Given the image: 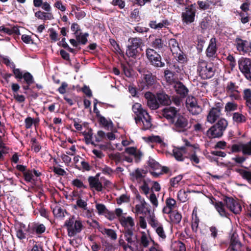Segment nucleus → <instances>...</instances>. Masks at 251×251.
Here are the masks:
<instances>
[{
  "instance_id": "54",
  "label": "nucleus",
  "mask_w": 251,
  "mask_h": 251,
  "mask_svg": "<svg viewBox=\"0 0 251 251\" xmlns=\"http://www.w3.org/2000/svg\"><path fill=\"white\" fill-rule=\"evenodd\" d=\"M99 118L100 124L103 126L107 127L112 126V122L110 120H108L101 115L99 117Z\"/></svg>"
},
{
  "instance_id": "64",
  "label": "nucleus",
  "mask_w": 251,
  "mask_h": 251,
  "mask_svg": "<svg viewBox=\"0 0 251 251\" xmlns=\"http://www.w3.org/2000/svg\"><path fill=\"white\" fill-rule=\"evenodd\" d=\"M76 203L78 207L81 208L82 209H86V207H87V203L86 201L82 200L80 198H79L77 200Z\"/></svg>"
},
{
  "instance_id": "34",
  "label": "nucleus",
  "mask_w": 251,
  "mask_h": 251,
  "mask_svg": "<svg viewBox=\"0 0 251 251\" xmlns=\"http://www.w3.org/2000/svg\"><path fill=\"white\" fill-rule=\"evenodd\" d=\"M109 158L114 161L116 165L123 162L122 153L120 152H113L108 154Z\"/></svg>"
},
{
  "instance_id": "3",
  "label": "nucleus",
  "mask_w": 251,
  "mask_h": 251,
  "mask_svg": "<svg viewBox=\"0 0 251 251\" xmlns=\"http://www.w3.org/2000/svg\"><path fill=\"white\" fill-rule=\"evenodd\" d=\"M65 225L67 227L68 235L69 237H73L82 230L83 225L82 221L77 220L75 221L73 218L66 220Z\"/></svg>"
},
{
  "instance_id": "20",
  "label": "nucleus",
  "mask_w": 251,
  "mask_h": 251,
  "mask_svg": "<svg viewBox=\"0 0 251 251\" xmlns=\"http://www.w3.org/2000/svg\"><path fill=\"white\" fill-rule=\"evenodd\" d=\"M166 206L163 209V212L165 214H170L172 210L176 207V201L173 198H168L166 199Z\"/></svg>"
},
{
  "instance_id": "4",
  "label": "nucleus",
  "mask_w": 251,
  "mask_h": 251,
  "mask_svg": "<svg viewBox=\"0 0 251 251\" xmlns=\"http://www.w3.org/2000/svg\"><path fill=\"white\" fill-rule=\"evenodd\" d=\"M172 123L174 124L173 129L177 132H184L189 128L188 120L183 115H178Z\"/></svg>"
},
{
  "instance_id": "60",
  "label": "nucleus",
  "mask_w": 251,
  "mask_h": 251,
  "mask_svg": "<svg viewBox=\"0 0 251 251\" xmlns=\"http://www.w3.org/2000/svg\"><path fill=\"white\" fill-rule=\"evenodd\" d=\"M72 184L73 186L76 187L77 188H86V186L83 184V182L77 178L74 179Z\"/></svg>"
},
{
  "instance_id": "46",
  "label": "nucleus",
  "mask_w": 251,
  "mask_h": 251,
  "mask_svg": "<svg viewBox=\"0 0 251 251\" xmlns=\"http://www.w3.org/2000/svg\"><path fill=\"white\" fill-rule=\"evenodd\" d=\"M151 239H149L145 232L142 233V236L141 237V244L144 248L148 247L150 243Z\"/></svg>"
},
{
  "instance_id": "52",
  "label": "nucleus",
  "mask_w": 251,
  "mask_h": 251,
  "mask_svg": "<svg viewBox=\"0 0 251 251\" xmlns=\"http://www.w3.org/2000/svg\"><path fill=\"white\" fill-rule=\"evenodd\" d=\"M144 78L148 86H151L154 83V76L151 73H148L145 75Z\"/></svg>"
},
{
  "instance_id": "44",
  "label": "nucleus",
  "mask_w": 251,
  "mask_h": 251,
  "mask_svg": "<svg viewBox=\"0 0 251 251\" xmlns=\"http://www.w3.org/2000/svg\"><path fill=\"white\" fill-rule=\"evenodd\" d=\"M148 223L154 229L161 225L153 215L150 216L148 219Z\"/></svg>"
},
{
  "instance_id": "36",
  "label": "nucleus",
  "mask_w": 251,
  "mask_h": 251,
  "mask_svg": "<svg viewBox=\"0 0 251 251\" xmlns=\"http://www.w3.org/2000/svg\"><path fill=\"white\" fill-rule=\"evenodd\" d=\"M240 147L243 154L251 155V140L246 143L240 144Z\"/></svg>"
},
{
  "instance_id": "62",
  "label": "nucleus",
  "mask_w": 251,
  "mask_h": 251,
  "mask_svg": "<svg viewBox=\"0 0 251 251\" xmlns=\"http://www.w3.org/2000/svg\"><path fill=\"white\" fill-rule=\"evenodd\" d=\"M12 72L15 75L16 79L21 80L23 78L24 74L20 69H16L15 67L12 70Z\"/></svg>"
},
{
  "instance_id": "32",
  "label": "nucleus",
  "mask_w": 251,
  "mask_h": 251,
  "mask_svg": "<svg viewBox=\"0 0 251 251\" xmlns=\"http://www.w3.org/2000/svg\"><path fill=\"white\" fill-rule=\"evenodd\" d=\"M0 31H2L8 35H12L15 34L17 35H20V32L19 28L16 26H14L12 28L6 27L4 26H0Z\"/></svg>"
},
{
  "instance_id": "12",
  "label": "nucleus",
  "mask_w": 251,
  "mask_h": 251,
  "mask_svg": "<svg viewBox=\"0 0 251 251\" xmlns=\"http://www.w3.org/2000/svg\"><path fill=\"white\" fill-rule=\"evenodd\" d=\"M190 150V149L184 147H176L173 150V155L176 160L182 161L185 158H187Z\"/></svg>"
},
{
  "instance_id": "47",
  "label": "nucleus",
  "mask_w": 251,
  "mask_h": 251,
  "mask_svg": "<svg viewBox=\"0 0 251 251\" xmlns=\"http://www.w3.org/2000/svg\"><path fill=\"white\" fill-rule=\"evenodd\" d=\"M128 41L131 43L130 46L137 49L142 43V40L139 38H130Z\"/></svg>"
},
{
  "instance_id": "48",
  "label": "nucleus",
  "mask_w": 251,
  "mask_h": 251,
  "mask_svg": "<svg viewBox=\"0 0 251 251\" xmlns=\"http://www.w3.org/2000/svg\"><path fill=\"white\" fill-rule=\"evenodd\" d=\"M188 193H189V192H186L183 190H179L177 193V198L178 200L182 202L186 201L188 199Z\"/></svg>"
},
{
  "instance_id": "17",
  "label": "nucleus",
  "mask_w": 251,
  "mask_h": 251,
  "mask_svg": "<svg viewBox=\"0 0 251 251\" xmlns=\"http://www.w3.org/2000/svg\"><path fill=\"white\" fill-rule=\"evenodd\" d=\"M146 172L144 170L137 169L130 173L131 180L133 182L140 183L145 179Z\"/></svg>"
},
{
  "instance_id": "7",
  "label": "nucleus",
  "mask_w": 251,
  "mask_h": 251,
  "mask_svg": "<svg viewBox=\"0 0 251 251\" xmlns=\"http://www.w3.org/2000/svg\"><path fill=\"white\" fill-rule=\"evenodd\" d=\"M186 106L193 115H197L201 112L202 109L198 104L196 99L192 96H188L186 100Z\"/></svg>"
},
{
  "instance_id": "25",
  "label": "nucleus",
  "mask_w": 251,
  "mask_h": 251,
  "mask_svg": "<svg viewBox=\"0 0 251 251\" xmlns=\"http://www.w3.org/2000/svg\"><path fill=\"white\" fill-rule=\"evenodd\" d=\"M33 174L37 177L39 176L41 174L39 171L33 170H27L23 174L25 181L31 182L33 180Z\"/></svg>"
},
{
  "instance_id": "2",
  "label": "nucleus",
  "mask_w": 251,
  "mask_h": 251,
  "mask_svg": "<svg viewBox=\"0 0 251 251\" xmlns=\"http://www.w3.org/2000/svg\"><path fill=\"white\" fill-rule=\"evenodd\" d=\"M197 71L200 76L204 79L211 78L214 75L213 64L203 60L199 61Z\"/></svg>"
},
{
  "instance_id": "5",
  "label": "nucleus",
  "mask_w": 251,
  "mask_h": 251,
  "mask_svg": "<svg viewBox=\"0 0 251 251\" xmlns=\"http://www.w3.org/2000/svg\"><path fill=\"white\" fill-rule=\"evenodd\" d=\"M239 69L249 80H251V60L249 58H241L238 61Z\"/></svg>"
},
{
  "instance_id": "14",
  "label": "nucleus",
  "mask_w": 251,
  "mask_h": 251,
  "mask_svg": "<svg viewBox=\"0 0 251 251\" xmlns=\"http://www.w3.org/2000/svg\"><path fill=\"white\" fill-rule=\"evenodd\" d=\"M145 97L147 100V104L151 109L155 110L159 108L160 105L155 95L148 92L145 93Z\"/></svg>"
},
{
  "instance_id": "59",
  "label": "nucleus",
  "mask_w": 251,
  "mask_h": 251,
  "mask_svg": "<svg viewBox=\"0 0 251 251\" xmlns=\"http://www.w3.org/2000/svg\"><path fill=\"white\" fill-rule=\"evenodd\" d=\"M148 165L153 170H158L160 168V166L159 163L152 158L149 159L148 161Z\"/></svg>"
},
{
  "instance_id": "45",
  "label": "nucleus",
  "mask_w": 251,
  "mask_h": 251,
  "mask_svg": "<svg viewBox=\"0 0 251 251\" xmlns=\"http://www.w3.org/2000/svg\"><path fill=\"white\" fill-rule=\"evenodd\" d=\"M215 125L224 132L228 125V123L225 119L221 118Z\"/></svg>"
},
{
  "instance_id": "6",
  "label": "nucleus",
  "mask_w": 251,
  "mask_h": 251,
  "mask_svg": "<svg viewBox=\"0 0 251 251\" xmlns=\"http://www.w3.org/2000/svg\"><path fill=\"white\" fill-rule=\"evenodd\" d=\"M146 54L148 59L153 66L157 67H162L164 66V63L161 61V56L154 50L147 49Z\"/></svg>"
},
{
  "instance_id": "51",
  "label": "nucleus",
  "mask_w": 251,
  "mask_h": 251,
  "mask_svg": "<svg viewBox=\"0 0 251 251\" xmlns=\"http://www.w3.org/2000/svg\"><path fill=\"white\" fill-rule=\"evenodd\" d=\"M183 176L178 175L176 177H173L170 179V185L173 187H177L178 186L179 182L182 180Z\"/></svg>"
},
{
  "instance_id": "28",
  "label": "nucleus",
  "mask_w": 251,
  "mask_h": 251,
  "mask_svg": "<svg viewBox=\"0 0 251 251\" xmlns=\"http://www.w3.org/2000/svg\"><path fill=\"white\" fill-rule=\"evenodd\" d=\"M169 25V23L167 20H163L161 22L157 23L156 21H151L150 26L153 29H160L163 27H166Z\"/></svg>"
},
{
  "instance_id": "26",
  "label": "nucleus",
  "mask_w": 251,
  "mask_h": 251,
  "mask_svg": "<svg viewBox=\"0 0 251 251\" xmlns=\"http://www.w3.org/2000/svg\"><path fill=\"white\" fill-rule=\"evenodd\" d=\"M212 203L214 205L215 209L221 216H227V213L225 209V205L222 202L216 201L214 202V201H212Z\"/></svg>"
},
{
  "instance_id": "16",
  "label": "nucleus",
  "mask_w": 251,
  "mask_h": 251,
  "mask_svg": "<svg viewBox=\"0 0 251 251\" xmlns=\"http://www.w3.org/2000/svg\"><path fill=\"white\" fill-rule=\"evenodd\" d=\"M178 112V110L175 107L170 106L163 110V114L165 118L172 123L177 116Z\"/></svg>"
},
{
  "instance_id": "49",
  "label": "nucleus",
  "mask_w": 251,
  "mask_h": 251,
  "mask_svg": "<svg viewBox=\"0 0 251 251\" xmlns=\"http://www.w3.org/2000/svg\"><path fill=\"white\" fill-rule=\"evenodd\" d=\"M154 229L159 238H160L162 240L165 239L166 238V235L162 224L155 228Z\"/></svg>"
},
{
  "instance_id": "24",
  "label": "nucleus",
  "mask_w": 251,
  "mask_h": 251,
  "mask_svg": "<svg viewBox=\"0 0 251 251\" xmlns=\"http://www.w3.org/2000/svg\"><path fill=\"white\" fill-rule=\"evenodd\" d=\"M16 232V236L20 240H23L26 238V233L25 231L26 230V226L25 224L20 223L15 227Z\"/></svg>"
},
{
  "instance_id": "50",
  "label": "nucleus",
  "mask_w": 251,
  "mask_h": 251,
  "mask_svg": "<svg viewBox=\"0 0 251 251\" xmlns=\"http://www.w3.org/2000/svg\"><path fill=\"white\" fill-rule=\"evenodd\" d=\"M23 78L25 81L28 85H30L34 82V78L32 75L29 72H25L24 73Z\"/></svg>"
},
{
  "instance_id": "10",
  "label": "nucleus",
  "mask_w": 251,
  "mask_h": 251,
  "mask_svg": "<svg viewBox=\"0 0 251 251\" xmlns=\"http://www.w3.org/2000/svg\"><path fill=\"white\" fill-rule=\"evenodd\" d=\"M226 207L233 213L237 214L239 213L242 207L239 203L233 198L226 197L224 200Z\"/></svg>"
},
{
  "instance_id": "8",
  "label": "nucleus",
  "mask_w": 251,
  "mask_h": 251,
  "mask_svg": "<svg viewBox=\"0 0 251 251\" xmlns=\"http://www.w3.org/2000/svg\"><path fill=\"white\" fill-rule=\"evenodd\" d=\"M235 45L240 54L244 55L251 52V42L249 41L237 38L235 40Z\"/></svg>"
},
{
  "instance_id": "33",
  "label": "nucleus",
  "mask_w": 251,
  "mask_h": 251,
  "mask_svg": "<svg viewBox=\"0 0 251 251\" xmlns=\"http://www.w3.org/2000/svg\"><path fill=\"white\" fill-rule=\"evenodd\" d=\"M147 203L144 199H141V202L140 204H136L135 206V213L137 214H145L147 211L146 208Z\"/></svg>"
},
{
  "instance_id": "57",
  "label": "nucleus",
  "mask_w": 251,
  "mask_h": 251,
  "mask_svg": "<svg viewBox=\"0 0 251 251\" xmlns=\"http://www.w3.org/2000/svg\"><path fill=\"white\" fill-rule=\"evenodd\" d=\"M96 208L99 215H104L107 210L105 206L101 203H97Z\"/></svg>"
},
{
  "instance_id": "56",
  "label": "nucleus",
  "mask_w": 251,
  "mask_h": 251,
  "mask_svg": "<svg viewBox=\"0 0 251 251\" xmlns=\"http://www.w3.org/2000/svg\"><path fill=\"white\" fill-rule=\"evenodd\" d=\"M137 52V49L128 45L126 51V54L128 57H133L136 55Z\"/></svg>"
},
{
  "instance_id": "37",
  "label": "nucleus",
  "mask_w": 251,
  "mask_h": 251,
  "mask_svg": "<svg viewBox=\"0 0 251 251\" xmlns=\"http://www.w3.org/2000/svg\"><path fill=\"white\" fill-rule=\"evenodd\" d=\"M230 247L234 251H244L241 243L236 239H231Z\"/></svg>"
},
{
  "instance_id": "58",
  "label": "nucleus",
  "mask_w": 251,
  "mask_h": 251,
  "mask_svg": "<svg viewBox=\"0 0 251 251\" xmlns=\"http://www.w3.org/2000/svg\"><path fill=\"white\" fill-rule=\"evenodd\" d=\"M151 241L152 242V246L149 248V249L146 251H163L160 246L157 243L155 242L154 240L151 239Z\"/></svg>"
},
{
  "instance_id": "42",
  "label": "nucleus",
  "mask_w": 251,
  "mask_h": 251,
  "mask_svg": "<svg viewBox=\"0 0 251 251\" xmlns=\"http://www.w3.org/2000/svg\"><path fill=\"white\" fill-rule=\"evenodd\" d=\"M196 150L188 152L187 158H189L192 163L198 164L200 162V159L196 154Z\"/></svg>"
},
{
  "instance_id": "61",
  "label": "nucleus",
  "mask_w": 251,
  "mask_h": 251,
  "mask_svg": "<svg viewBox=\"0 0 251 251\" xmlns=\"http://www.w3.org/2000/svg\"><path fill=\"white\" fill-rule=\"evenodd\" d=\"M149 199L151 201V202L152 203V204L155 207H157L158 205V202L157 199V197L155 195V194L154 193H151L149 197Z\"/></svg>"
},
{
  "instance_id": "35",
  "label": "nucleus",
  "mask_w": 251,
  "mask_h": 251,
  "mask_svg": "<svg viewBox=\"0 0 251 251\" xmlns=\"http://www.w3.org/2000/svg\"><path fill=\"white\" fill-rule=\"evenodd\" d=\"M232 120L237 124L244 123L246 121L245 116L239 112H235L232 115Z\"/></svg>"
},
{
  "instance_id": "19",
  "label": "nucleus",
  "mask_w": 251,
  "mask_h": 251,
  "mask_svg": "<svg viewBox=\"0 0 251 251\" xmlns=\"http://www.w3.org/2000/svg\"><path fill=\"white\" fill-rule=\"evenodd\" d=\"M88 180L91 188L99 192L102 190L103 187L102 183L100 181L98 178L94 176H90Z\"/></svg>"
},
{
  "instance_id": "31",
  "label": "nucleus",
  "mask_w": 251,
  "mask_h": 251,
  "mask_svg": "<svg viewBox=\"0 0 251 251\" xmlns=\"http://www.w3.org/2000/svg\"><path fill=\"white\" fill-rule=\"evenodd\" d=\"M150 181V179L145 178L142 181L141 183H139L140 184L139 188L141 190L142 193L144 194L147 197H148L150 190L149 186V182Z\"/></svg>"
},
{
  "instance_id": "18",
  "label": "nucleus",
  "mask_w": 251,
  "mask_h": 251,
  "mask_svg": "<svg viewBox=\"0 0 251 251\" xmlns=\"http://www.w3.org/2000/svg\"><path fill=\"white\" fill-rule=\"evenodd\" d=\"M173 87L176 93L181 97L185 98L188 93V89L180 82L175 83Z\"/></svg>"
},
{
  "instance_id": "53",
  "label": "nucleus",
  "mask_w": 251,
  "mask_h": 251,
  "mask_svg": "<svg viewBox=\"0 0 251 251\" xmlns=\"http://www.w3.org/2000/svg\"><path fill=\"white\" fill-rule=\"evenodd\" d=\"M31 149L34 151L35 152H38L41 149V147L40 144L37 142V140L33 138L31 140Z\"/></svg>"
},
{
  "instance_id": "43",
  "label": "nucleus",
  "mask_w": 251,
  "mask_h": 251,
  "mask_svg": "<svg viewBox=\"0 0 251 251\" xmlns=\"http://www.w3.org/2000/svg\"><path fill=\"white\" fill-rule=\"evenodd\" d=\"M196 11V5L195 4H191L186 7V12L183 13L182 16H195Z\"/></svg>"
},
{
  "instance_id": "22",
  "label": "nucleus",
  "mask_w": 251,
  "mask_h": 251,
  "mask_svg": "<svg viewBox=\"0 0 251 251\" xmlns=\"http://www.w3.org/2000/svg\"><path fill=\"white\" fill-rule=\"evenodd\" d=\"M223 131L216 125H213L210 128H209L207 132V136L211 138H219L223 134Z\"/></svg>"
},
{
  "instance_id": "9",
  "label": "nucleus",
  "mask_w": 251,
  "mask_h": 251,
  "mask_svg": "<svg viewBox=\"0 0 251 251\" xmlns=\"http://www.w3.org/2000/svg\"><path fill=\"white\" fill-rule=\"evenodd\" d=\"M226 92L232 100H238L240 99L238 86L235 83L231 81L227 82L226 87Z\"/></svg>"
},
{
  "instance_id": "1",
  "label": "nucleus",
  "mask_w": 251,
  "mask_h": 251,
  "mask_svg": "<svg viewBox=\"0 0 251 251\" xmlns=\"http://www.w3.org/2000/svg\"><path fill=\"white\" fill-rule=\"evenodd\" d=\"M132 110L136 114L135 122L137 124L143 125V130L149 129L151 126L150 116L147 111L143 109L141 104L135 103L132 106Z\"/></svg>"
},
{
  "instance_id": "13",
  "label": "nucleus",
  "mask_w": 251,
  "mask_h": 251,
  "mask_svg": "<svg viewBox=\"0 0 251 251\" xmlns=\"http://www.w3.org/2000/svg\"><path fill=\"white\" fill-rule=\"evenodd\" d=\"M93 223L95 224L94 226L97 227L102 234L106 235L111 240H116L117 239V235L114 230L106 228L100 226L99 223L96 221H94Z\"/></svg>"
},
{
  "instance_id": "29",
  "label": "nucleus",
  "mask_w": 251,
  "mask_h": 251,
  "mask_svg": "<svg viewBox=\"0 0 251 251\" xmlns=\"http://www.w3.org/2000/svg\"><path fill=\"white\" fill-rule=\"evenodd\" d=\"M155 95L158 100L157 101L159 102V105H166L169 104L170 102L169 98L168 96L164 93H157Z\"/></svg>"
},
{
  "instance_id": "39",
  "label": "nucleus",
  "mask_w": 251,
  "mask_h": 251,
  "mask_svg": "<svg viewBox=\"0 0 251 251\" xmlns=\"http://www.w3.org/2000/svg\"><path fill=\"white\" fill-rule=\"evenodd\" d=\"M151 46L159 50L163 49L165 45L160 38H155L151 43Z\"/></svg>"
},
{
  "instance_id": "55",
  "label": "nucleus",
  "mask_w": 251,
  "mask_h": 251,
  "mask_svg": "<svg viewBox=\"0 0 251 251\" xmlns=\"http://www.w3.org/2000/svg\"><path fill=\"white\" fill-rule=\"evenodd\" d=\"M95 137L96 142H100L106 139V133L102 130H99L95 135Z\"/></svg>"
},
{
  "instance_id": "30",
  "label": "nucleus",
  "mask_w": 251,
  "mask_h": 251,
  "mask_svg": "<svg viewBox=\"0 0 251 251\" xmlns=\"http://www.w3.org/2000/svg\"><path fill=\"white\" fill-rule=\"evenodd\" d=\"M124 153L133 156L136 158H140L142 155V153L135 147L126 148Z\"/></svg>"
},
{
  "instance_id": "11",
  "label": "nucleus",
  "mask_w": 251,
  "mask_h": 251,
  "mask_svg": "<svg viewBox=\"0 0 251 251\" xmlns=\"http://www.w3.org/2000/svg\"><path fill=\"white\" fill-rule=\"evenodd\" d=\"M119 221L121 226L124 228V231L134 230L135 223L132 217L130 216H122L119 218Z\"/></svg>"
},
{
  "instance_id": "27",
  "label": "nucleus",
  "mask_w": 251,
  "mask_h": 251,
  "mask_svg": "<svg viewBox=\"0 0 251 251\" xmlns=\"http://www.w3.org/2000/svg\"><path fill=\"white\" fill-rule=\"evenodd\" d=\"M169 47L173 54L177 55L180 52V48L178 42L175 39L172 38L169 41Z\"/></svg>"
},
{
  "instance_id": "41",
  "label": "nucleus",
  "mask_w": 251,
  "mask_h": 251,
  "mask_svg": "<svg viewBox=\"0 0 251 251\" xmlns=\"http://www.w3.org/2000/svg\"><path fill=\"white\" fill-rule=\"evenodd\" d=\"M75 36L78 42L83 45H85L87 42V38L88 36V34L84 33L83 34H82L80 32H76Z\"/></svg>"
},
{
  "instance_id": "40",
  "label": "nucleus",
  "mask_w": 251,
  "mask_h": 251,
  "mask_svg": "<svg viewBox=\"0 0 251 251\" xmlns=\"http://www.w3.org/2000/svg\"><path fill=\"white\" fill-rule=\"evenodd\" d=\"M244 99L246 100L247 106L251 109V90L246 89L244 90Z\"/></svg>"
},
{
  "instance_id": "38",
  "label": "nucleus",
  "mask_w": 251,
  "mask_h": 251,
  "mask_svg": "<svg viewBox=\"0 0 251 251\" xmlns=\"http://www.w3.org/2000/svg\"><path fill=\"white\" fill-rule=\"evenodd\" d=\"M238 106L237 103L234 101L227 102L225 106V112L228 113L235 111L237 109Z\"/></svg>"
},
{
  "instance_id": "15",
  "label": "nucleus",
  "mask_w": 251,
  "mask_h": 251,
  "mask_svg": "<svg viewBox=\"0 0 251 251\" xmlns=\"http://www.w3.org/2000/svg\"><path fill=\"white\" fill-rule=\"evenodd\" d=\"M217 50L216 39L215 38H212L210 40L208 46L206 50V56L209 58L215 57Z\"/></svg>"
},
{
  "instance_id": "21",
  "label": "nucleus",
  "mask_w": 251,
  "mask_h": 251,
  "mask_svg": "<svg viewBox=\"0 0 251 251\" xmlns=\"http://www.w3.org/2000/svg\"><path fill=\"white\" fill-rule=\"evenodd\" d=\"M134 231L128 230L124 232L126 241L130 245L136 246L137 243V235L133 233Z\"/></svg>"
},
{
  "instance_id": "23",
  "label": "nucleus",
  "mask_w": 251,
  "mask_h": 251,
  "mask_svg": "<svg viewBox=\"0 0 251 251\" xmlns=\"http://www.w3.org/2000/svg\"><path fill=\"white\" fill-rule=\"evenodd\" d=\"M221 113L219 110L212 108L207 116V122L211 124L214 123L220 117Z\"/></svg>"
},
{
  "instance_id": "63",
  "label": "nucleus",
  "mask_w": 251,
  "mask_h": 251,
  "mask_svg": "<svg viewBox=\"0 0 251 251\" xmlns=\"http://www.w3.org/2000/svg\"><path fill=\"white\" fill-rule=\"evenodd\" d=\"M102 173L106 175L111 176L113 175L115 171L113 170L110 167L104 166L101 169Z\"/></svg>"
}]
</instances>
